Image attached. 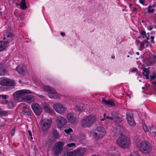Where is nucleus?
Instances as JSON below:
<instances>
[{
    "mask_svg": "<svg viewBox=\"0 0 156 156\" xmlns=\"http://www.w3.org/2000/svg\"><path fill=\"white\" fill-rule=\"evenodd\" d=\"M141 22H142V23H144V20H142L141 21Z\"/></svg>",
    "mask_w": 156,
    "mask_h": 156,
    "instance_id": "62",
    "label": "nucleus"
},
{
    "mask_svg": "<svg viewBox=\"0 0 156 156\" xmlns=\"http://www.w3.org/2000/svg\"><path fill=\"white\" fill-rule=\"evenodd\" d=\"M112 58H113V59H114L115 58V56L114 55H112Z\"/></svg>",
    "mask_w": 156,
    "mask_h": 156,
    "instance_id": "57",
    "label": "nucleus"
},
{
    "mask_svg": "<svg viewBox=\"0 0 156 156\" xmlns=\"http://www.w3.org/2000/svg\"><path fill=\"white\" fill-rule=\"evenodd\" d=\"M135 143L136 146L142 153L147 154L150 152L152 150L151 145L147 140H143L140 142V139L138 138Z\"/></svg>",
    "mask_w": 156,
    "mask_h": 156,
    "instance_id": "2",
    "label": "nucleus"
},
{
    "mask_svg": "<svg viewBox=\"0 0 156 156\" xmlns=\"http://www.w3.org/2000/svg\"><path fill=\"white\" fill-rule=\"evenodd\" d=\"M22 113L23 114H25L26 113V111H25V110L22 111Z\"/></svg>",
    "mask_w": 156,
    "mask_h": 156,
    "instance_id": "53",
    "label": "nucleus"
},
{
    "mask_svg": "<svg viewBox=\"0 0 156 156\" xmlns=\"http://www.w3.org/2000/svg\"><path fill=\"white\" fill-rule=\"evenodd\" d=\"M147 29L149 30H151L153 29V27L151 26H149L148 27Z\"/></svg>",
    "mask_w": 156,
    "mask_h": 156,
    "instance_id": "47",
    "label": "nucleus"
},
{
    "mask_svg": "<svg viewBox=\"0 0 156 156\" xmlns=\"http://www.w3.org/2000/svg\"><path fill=\"white\" fill-rule=\"evenodd\" d=\"M20 7L22 9L24 10L27 8V7L25 2V0H22L20 3Z\"/></svg>",
    "mask_w": 156,
    "mask_h": 156,
    "instance_id": "24",
    "label": "nucleus"
},
{
    "mask_svg": "<svg viewBox=\"0 0 156 156\" xmlns=\"http://www.w3.org/2000/svg\"><path fill=\"white\" fill-rule=\"evenodd\" d=\"M154 57L155 59H156V55H154Z\"/></svg>",
    "mask_w": 156,
    "mask_h": 156,
    "instance_id": "63",
    "label": "nucleus"
},
{
    "mask_svg": "<svg viewBox=\"0 0 156 156\" xmlns=\"http://www.w3.org/2000/svg\"><path fill=\"white\" fill-rule=\"evenodd\" d=\"M31 93L29 90L23 89L17 91L13 94L15 100L19 102H25L28 104H30L35 101V96L28 94Z\"/></svg>",
    "mask_w": 156,
    "mask_h": 156,
    "instance_id": "1",
    "label": "nucleus"
},
{
    "mask_svg": "<svg viewBox=\"0 0 156 156\" xmlns=\"http://www.w3.org/2000/svg\"><path fill=\"white\" fill-rule=\"evenodd\" d=\"M96 130L98 133L94 131L90 132V136L93 137L96 140L102 138L106 133L105 128L102 126H99L97 128Z\"/></svg>",
    "mask_w": 156,
    "mask_h": 156,
    "instance_id": "5",
    "label": "nucleus"
},
{
    "mask_svg": "<svg viewBox=\"0 0 156 156\" xmlns=\"http://www.w3.org/2000/svg\"><path fill=\"white\" fill-rule=\"evenodd\" d=\"M128 156H140L136 151H133L131 152Z\"/></svg>",
    "mask_w": 156,
    "mask_h": 156,
    "instance_id": "30",
    "label": "nucleus"
},
{
    "mask_svg": "<svg viewBox=\"0 0 156 156\" xmlns=\"http://www.w3.org/2000/svg\"><path fill=\"white\" fill-rule=\"evenodd\" d=\"M67 156H75L74 151L68 153Z\"/></svg>",
    "mask_w": 156,
    "mask_h": 156,
    "instance_id": "33",
    "label": "nucleus"
},
{
    "mask_svg": "<svg viewBox=\"0 0 156 156\" xmlns=\"http://www.w3.org/2000/svg\"><path fill=\"white\" fill-rule=\"evenodd\" d=\"M116 143L120 147L125 149L129 147L131 142L129 138L124 135H122L117 140Z\"/></svg>",
    "mask_w": 156,
    "mask_h": 156,
    "instance_id": "3",
    "label": "nucleus"
},
{
    "mask_svg": "<svg viewBox=\"0 0 156 156\" xmlns=\"http://www.w3.org/2000/svg\"><path fill=\"white\" fill-rule=\"evenodd\" d=\"M23 108L24 109H28V108L26 106H25V107H23Z\"/></svg>",
    "mask_w": 156,
    "mask_h": 156,
    "instance_id": "58",
    "label": "nucleus"
},
{
    "mask_svg": "<svg viewBox=\"0 0 156 156\" xmlns=\"http://www.w3.org/2000/svg\"><path fill=\"white\" fill-rule=\"evenodd\" d=\"M150 78L151 80H153L156 78V73L155 72L153 73L152 75L150 76Z\"/></svg>",
    "mask_w": 156,
    "mask_h": 156,
    "instance_id": "34",
    "label": "nucleus"
},
{
    "mask_svg": "<svg viewBox=\"0 0 156 156\" xmlns=\"http://www.w3.org/2000/svg\"><path fill=\"white\" fill-rule=\"evenodd\" d=\"M96 121L95 116L93 115H90L81 119L80 124L83 128L89 127L91 126Z\"/></svg>",
    "mask_w": 156,
    "mask_h": 156,
    "instance_id": "4",
    "label": "nucleus"
},
{
    "mask_svg": "<svg viewBox=\"0 0 156 156\" xmlns=\"http://www.w3.org/2000/svg\"><path fill=\"white\" fill-rule=\"evenodd\" d=\"M152 16L156 20V13L153 14Z\"/></svg>",
    "mask_w": 156,
    "mask_h": 156,
    "instance_id": "49",
    "label": "nucleus"
},
{
    "mask_svg": "<svg viewBox=\"0 0 156 156\" xmlns=\"http://www.w3.org/2000/svg\"><path fill=\"white\" fill-rule=\"evenodd\" d=\"M146 37L147 40H149L150 39V35L149 33H147V35H146Z\"/></svg>",
    "mask_w": 156,
    "mask_h": 156,
    "instance_id": "44",
    "label": "nucleus"
},
{
    "mask_svg": "<svg viewBox=\"0 0 156 156\" xmlns=\"http://www.w3.org/2000/svg\"><path fill=\"white\" fill-rule=\"evenodd\" d=\"M150 67L147 68H144L142 72L144 76H145L147 79H148L149 78V75L150 73V71L149 70Z\"/></svg>",
    "mask_w": 156,
    "mask_h": 156,
    "instance_id": "19",
    "label": "nucleus"
},
{
    "mask_svg": "<svg viewBox=\"0 0 156 156\" xmlns=\"http://www.w3.org/2000/svg\"><path fill=\"white\" fill-rule=\"evenodd\" d=\"M2 15V12L0 11V17Z\"/></svg>",
    "mask_w": 156,
    "mask_h": 156,
    "instance_id": "55",
    "label": "nucleus"
},
{
    "mask_svg": "<svg viewBox=\"0 0 156 156\" xmlns=\"http://www.w3.org/2000/svg\"><path fill=\"white\" fill-rule=\"evenodd\" d=\"M13 36V34L11 33H8L6 34V37L8 38H11Z\"/></svg>",
    "mask_w": 156,
    "mask_h": 156,
    "instance_id": "36",
    "label": "nucleus"
},
{
    "mask_svg": "<svg viewBox=\"0 0 156 156\" xmlns=\"http://www.w3.org/2000/svg\"><path fill=\"white\" fill-rule=\"evenodd\" d=\"M136 54L137 55H139L140 53L139 52H136Z\"/></svg>",
    "mask_w": 156,
    "mask_h": 156,
    "instance_id": "59",
    "label": "nucleus"
},
{
    "mask_svg": "<svg viewBox=\"0 0 156 156\" xmlns=\"http://www.w3.org/2000/svg\"><path fill=\"white\" fill-rule=\"evenodd\" d=\"M132 3H129V6L130 7V8L131 9H132L131 7L132 6Z\"/></svg>",
    "mask_w": 156,
    "mask_h": 156,
    "instance_id": "52",
    "label": "nucleus"
},
{
    "mask_svg": "<svg viewBox=\"0 0 156 156\" xmlns=\"http://www.w3.org/2000/svg\"><path fill=\"white\" fill-rule=\"evenodd\" d=\"M152 62L150 63L148 65V66H152Z\"/></svg>",
    "mask_w": 156,
    "mask_h": 156,
    "instance_id": "54",
    "label": "nucleus"
},
{
    "mask_svg": "<svg viewBox=\"0 0 156 156\" xmlns=\"http://www.w3.org/2000/svg\"><path fill=\"white\" fill-rule=\"evenodd\" d=\"M60 34L63 37L65 36V33H64L61 32Z\"/></svg>",
    "mask_w": 156,
    "mask_h": 156,
    "instance_id": "50",
    "label": "nucleus"
},
{
    "mask_svg": "<svg viewBox=\"0 0 156 156\" xmlns=\"http://www.w3.org/2000/svg\"><path fill=\"white\" fill-rule=\"evenodd\" d=\"M19 82L20 83H22L21 81L20 80H19Z\"/></svg>",
    "mask_w": 156,
    "mask_h": 156,
    "instance_id": "61",
    "label": "nucleus"
},
{
    "mask_svg": "<svg viewBox=\"0 0 156 156\" xmlns=\"http://www.w3.org/2000/svg\"><path fill=\"white\" fill-rule=\"evenodd\" d=\"M65 132L66 133H69L73 131L72 129L70 128L68 129H66L64 130Z\"/></svg>",
    "mask_w": 156,
    "mask_h": 156,
    "instance_id": "35",
    "label": "nucleus"
},
{
    "mask_svg": "<svg viewBox=\"0 0 156 156\" xmlns=\"http://www.w3.org/2000/svg\"><path fill=\"white\" fill-rule=\"evenodd\" d=\"M16 69L19 73L24 74L25 73V70L23 68V66L22 65H18L16 67Z\"/></svg>",
    "mask_w": 156,
    "mask_h": 156,
    "instance_id": "17",
    "label": "nucleus"
},
{
    "mask_svg": "<svg viewBox=\"0 0 156 156\" xmlns=\"http://www.w3.org/2000/svg\"><path fill=\"white\" fill-rule=\"evenodd\" d=\"M52 135L55 139H56L58 137L59 134L56 130H54L52 132Z\"/></svg>",
    "mask_w": 156,
    "mask_h": 156,
    "instance_id": "28",
    "label": "nucleus"
},
{
    "mask_svg": "<svg viewBox=\"0 0 156 156\" xmlns=\"http://www.w3.org/2000/svg\"><path fill=\"white\" fill-rule=\"evenodd\" d=\"M55 110L58 113L62 114L65 113L67 108L64 105L60 103H56L53 106Z\"/></svg>",
    "mask_w": 156,
    "mask_h": 156,
    "instance_id": "8",
    "label": "nucleus"
},
{
    "mask_svg": "<svg viewBox=\"0 0 156 156\" xmlns=\"http://www.w3.org/2000/svg\"><path fill=\"white\" fill-rule=\"evenodd\" d=\"M43 108L44 110L48 113H52L54 112L53 110L51 109L48 105H44Z\"/></svg>",
    "mask_w": 156,
    "mask_h": 156,
    "instance_id": "25",
    "label": "nucleus"
},
{
    "mask_svg": "<svg viewBox=\"0 0 156 156\" xmlns=\"http://www.w3.org/2000/svg\"><path fill=\"white\" fill-rule=\"evenodd\" d=\"M67 118L69 122L71 123L74 124L78 122V119L72 113H69L67 115Z\"/></svg>",
    "mask_w": 156,
    "mask_h": 156,
    "instance_id": "13",
    "label": "nucleus"
},
{
    "mask_svg": "<svg viewBox=\"0 0 156 156\" xmlns=\"http://www.w3.org/2000/svg\"><path fill=\"white\" fill-rule=\"evenodd\" d=\"M103 116H104V118L101 119V121H103L105 120L106 118L109 119L111 120H113V118L112 117H109V116H106V114L105 113H104V114Z\"/></svg>",
    "mask_w": 156,
    "mask_h": 156,
    "instance_id": "31",
    "label": "nucleus"
},
{
    "mask_svg": "<svg viewBox=\"0 0 156 156\" xmlns=\"http://www.w3.org/2000/svg\"><path fill=\"white\" fill-rule=\"evenodd\" d=\"M28 133L29 136L30 137V139L31 140H32L33 138L32 137V134L30 130H29L28 131Z\"/></svg>",
    "mask_w": 156,
    "mask_h": 156,
    "instance_id": "39",
    "label": "nucleus"
},
{
    "mask_svg": "<svg viewBox=\"0 0 156 156\" xmlns=\"http://www.w3.org/2000/svg\"><path fill=\"white\" fill-rule=\"evenodd\" d=\"M126 118L128 124L131 126H135V122L132 113L127 112L126 114Z\"/></svg>",
    "mask_w": 156,
    "mask_h": 156,
    "instance_id": "12",
    "label": "nucleus"
},
{
    "mask_svg": "<svg viewBox=\"0 0 156 156\" xmlns=\"http://www.w3.org/2000/svg\"><path fill=\"white\" fill-rule=\"evenodd\" d=\"M8 43L5 41H0V51H3L5 48Z\"/></svg>",
    "mask_w": 156,
    "mask_h": 156,
    "instance_id": "21",
    "label": "nucleus"
},
{
    "mask_svg": "<svg viewBox=\"0 0 156 156\" xmlns=\"http://www.w3.org/2000/svg\"><path fill=\"white\" fill-rule=\"evenodd\" d=\"M154 37L153 36H151V42L153 43H154L155 42L154 41Z\"/></svg>",
    "mask_w": 156,
    "mask_h": 156,
    "instance_id": "41",
    "label": "nucleus"
},
{
    "mask_svg": "<svg viewBox=\"0 0 156 156\" xmlns=\"http://www.w3.org/2000/svg\"><path fill=\"white\" fill-rule=\"evenodd\" d=\"M31 107L36 115H39L41 113L42 109L38 104L34 103L32 104Z\"/></svg>",
    "mask_w": 156,
    "mask_h": 156,
    "instance_id": "10",
    "label": "nucleus"
},
{
    "mask_svg": "<svg viewBox=\"0 0 156 156\" xmlns=\"http://www.w3.org/2000/svg\"><path fill=\"white\" fill-rule=\"evenodd\" d=\"M8 86H10L11 87H14L16 85V83L15 81L14 80H11L9 79L8 81Z\"/></svg>",
    "mask_w": 156,
    "mask_h": 156,
    "instance_id": "26",
    "label": "nucleus"
},
{
    "mask_svg": "<svg viewBox=\"0 0 156 156\" xmlns=\"http://www.w3.org/2000/svg\"><path fill=\"white\" fill-rule=\"evenodd\" d=\"M7 67L4 65L0 64V76L5 75L7 73Z\"/></svg>",
    "mask_w": 156,
    "mask_h": 156,
    "instance_id": "15",
    "label": "nucleus"
},
{
    "mask_svg": "<svg viewBox=\"0 0 156 156\" xmlns=\"http://www.w3.org/2000/svg\"><path fill=\"white\" fill-rule=\"evenodd\" d=\"M136 10H136V8H133V11H136Z\"/></svg>",
    "mask_w": 156,
    "mask_h": 156,
    "instance_id": "56",
    "label": "nucleus"
},
{
    "mask_svg": "<svg viewBox=\"0 0 156 156\" xmlns=\"http://www.w3.org/2000/svg\"><path fill=\"white\" fill-rule=\"evenodd\" d=\"M139 2L141 4L144 5L145 1L144 0H139Z\"/></svg>",
    "mask_w": 156,
    "mask_h": 156,
    "instance_id": "46",
    "label": "nucleus"
},
{
    "mask_svg": "<svg viewBox=\"0 0 156 156\" xmlns=\"http://www.w3.org/2000/svg\"><path fill=\"white\" fill-rule=\"evenodd\" d=\"M143 127L145 132H147L148 131V129L145 125H143Z\"/></svg>",
    "mask_w": 156,
    "mask_h": 156,
    "instance_id": "38",
    "label": "nucleus"
},
{
    "mask_svg": "<svg viewBox=\"0 0 156 156\" xmlns=\"http://www.w3.org/2000/svg\"><path fill=\"white\" fill-rule=\"evenodd\" d=\"M15 129H13L11 132V135L12 136H13L15 134Z\"/></svg>",
    "mask_w": 156,
    "mask_h": 156,
    "instance_id": "42",
    "label": "nucleus"
},
{
    "mask_svg": "<svg viewBox=\"0 0 156 156\" xmlns=\"http://www.w3.org/2000/svg\"><path fill=\"white\" fill-rule=\"evenodd\" d=\"M26 112L28 115H30L31 114L29 110H26Z\"/></svg>",
    "mask_w": 156,
    "mask_h": 156,
    "instance_id": "45",
    "label": "nucleus"
},
{
    "mask_svg": "<svg viewBox=\"0 0 156 156\" xmlns=\"http://www.w3.org/2000/svg\"><path fill=\"white\" fill-rule=\"evenodd\" d=\"M43 89L45 91L49 92L50 94L48 95V97L51 98L57 99L60 98V95L56 93L55 90L53 88L50 86L45 85L43 87Z\"/></svg>",
    "mask_w": 156,
    "mask_h": 156,
    "instance_id": "7",
    "label": "nucleus"
},
{
    "mask_svg": "<svg viewBox=\"0 0 156 156\" xmlns=\"http://www.w3.org/2000/svg\"><path fill=\"white\" fill-rule=\"evenodd\" d=\"M13 101H6V103L5 104L7 105V107L9 108H11L13 106Z\"/></svg>",
    "mask_w": 156,
    "mask_h": 156,
    "instance_id": "27",
    "label": "nucleus"
},
{
    "mask_svg": "<svg viewBox=\"0 0 156 156\" xmlns=\"http://www.w3.org/2000/svg\"><path fill=\"white\" fill-rule=\"evenodd\" d=\"M140 33L142 35H145L146 34L145 31L143 29H141Z\"/></svg>",
    "mask_w": 156,
    "mask_h": 156,
    "instance_id": "40",
    "label": "nucleus"
},
{
    "mask_svg": "<svg viewBox=\"0 0 156 156\" xmlns=\"http://www.w3.org/2000/svg\"><path fill=\"white\" fill-rule=\"evenodd\" d=\"M77 107H78V110L79 111H81L82 110H83V108L82 107H79V108L78 107H79V106H77Z\"/></svg>",
    "mask_w": 156,
    "mask_h": 156,
    "instance_id": "48",
    "label": "nucleus"
},
{
    "mask_svg": "<svg viewBox=\"0 0 156 156\" xmlns=\"http://www.w3.org/2000/svg\"><path fill=\"white\" fill-rule=\"evenodd\" d=\"M115 131L117 133L120 135V136H121L122 135H124L123 133L124 131V128L122 126H118L115 129Z\"/></svg>",
    "mask_w": 156,
    "mask_h": 156,
    "instance_id": "20",
    "label": "nucleus"
},
{
    "mask_svg": "<svg viewBox=\"0 0 156 156\" xmlns=\"http://www.w3.org/2000/svg\"><path fill=\"white\" fill-rule=\"evenodd\" d=\"M71 142V141H73V142H76V140L74 139V138L73 137H71L69 140Z\"/></svg>",
    "mask_w": 156,
    "mask_h": 156,
    "instance_id": "43",
    "label": "nucleus"
},
{
    "mask_svg": "<svg viewBox=\"0 0 156 156\" xmlns=\"http://www.w3.org/2000/svg\"><path fill=\"white\" fill-rule=\"evenodd\" d=\"M153 84L156 85V81L154 82Z\"/></svg>",
    "mask_w": 156,
    "mask_h": 156,
    "instance_id": "60",
    "label": "nucleus"
},
{
    "mask_svg": "<svg viewBox=\"0 0 156 156\" xmlns=\"http://www.w3.org/2000/svg\"><path fill=\"white\" fill-rule=\"evenodd\" d=\"M102 101L105 105H107L109 106H112L115 105V103L112 100H107L105 99L104 98H102Z\"/></svg>",
    "mask_w": 156,
    "mask_h": 156,
    "instance_id": "16",
    "label": "nucleus"
},
{
    "mask_svg": "<svg viewBox=\"0 0 156 156\" xmlns=\"http://www.w3.org/2000/svg\"><path fill=\"white\" fill-rule=\"evenodd\" d=\"M51 120L46 119H43L41 123L42 130L44 131L47 130L51 126Z\"/></svg>",
    "mask_w": 156,
    "mask_h": 156,
    "instance_id": "9",
    "label": "nucleus"
},
{
    "mask_svg": "<svg viewBox=\"0 0 156 156\" xmlns=\"http://www.w3.org/2000/svg\"><path fill=\"white\" fill-rule=\"evenodd\" d=\"M137 70V69L136 68H133V72H135Z\"/></svg>",
    "mask_w": 156,
    "mask_h": 156,
    "instance_id": "51",
    "label": "nucleus"
},
{
    "mask_svg": "<svg viewBox=\"0 0 156 156\" xmlns=\"http://www.w3.org/2000/svg\"><path fill=\"white\" fill-rule=\"evenodd\" d=\"M9 114L8 111H5L0 109V115L3 116H6Z\"/></svg>",
    "mask_w": 156,
    "mask_h": 156,
    "instance_id": "29",
    "label": "nucleus"
},
{
    "mask_svg": "<svg viewBox=\"0 0 156 156\" xmlns=\"http://www.w3.org/2000/svg\"><path fill=\"white\" fill-rule=\"evenodd\" d=\"M64 143L61 141H58L53 147L52 151L54 156H58L61 153L63 149Z\"/></svg>",
    "mask_w": 156,
    "mask_h": 156,
    "instance_id": "6",
    "label": "nucleus"
},
{
    "mask_svg": "<svg viewBox=\"0 0 156 156\" xmlns=\"http://www.w3.org/2000/svg\"><path fill=\"white\" fill-rule=\"evenodd\" d=\"M75 156H83L86 150L84 148L78 149L74 151Z\"/></svg>",
    "mask_w": 156,
    "mask_h": 156,
    "instance_id": "14",
    "label": "nucleus"
},
{
    "mask_svg": "<svg viewBox=\"0 0 156 156\" xmlns=\"http://www.w3.org/2000/svg\"><path fill=\"white\" fill-rule=\"evenodd\" d=\"M9 80V78L2 77L0 78V84L4 86H8V81Z\"/></svg>",
    "mask_w": 156,
    "mask_h": 156,
    "instance_id": "18",
    "label": "nucleus"
},
{
    "mask_svg": "<svg viewBox=\"0 0 156 156\" xmlns=\"http://www.w3.org/2000/svg\"><path fill=\"white\" fill-rule=\"evenodd\" d=\"M7 97V95H0V103L2 104H5L6 103Z\"/></svg>",
    "mask_w": 156,
    "mask_h": 156,
    "instance_id": "22",
    "label": "nucleus"
},
{
    "mask_svg": "<svg viewBox=\"0 0 156 156\" xmlns=\"http://www.w3.org/2000/svg\"><path fill=\"white\" fill-rule=\"evenodd\" d=\"M56 122L58 127L60 128H61L67 123V121L63 117L59 116L57 118Z\"/></svg>",
    "mask_w": 156,
    "mask_h": 156,
    "instance_id": "11",
    "label": "nucleus"
},
{
    "mask_svg": "<svg viewBox=\"0 0 156 156\" xmlns=\"http://www.w3.org/2000/svg\"><path fill=\"white\" fill-rule=\"evenodd\" d=\"M145 44V42L144 41H143L141 42L140 45V48L142 49L144 47Z\"/></svg>",
    "mask_w": 156,
    "mask_h": 156,
    "instance_id": "37",
    "label": "nucleus"
},
{
    "mask_svg": "<svg viewBox=\"0 0 156 156\" xmlns=\"http://www.w3.org/2000/svg\"><path fill=\"white\" fill-rule=\"evenodd\" d=\"M154 7L155 6L154 5H149L148 6V8H147V13H151L154 12L155 10L154 9Z\"/></svg>",
    "mask_w": 156,
    "mask_h": 156,
    "instance_id": "23",
    "label": "nucleus"
},
{
    "mask_svg": "<svg viewBox=\"0 0 156 156\" xmlns=\"http://www.w3.org/2000/svg\"><path fill=\"white\" fill-rule=\"evenodd\" d=\"M66 146L68 147H76V144L74 143H70L67 144Z\"/></svg>",
    "mask_w": 156,
    "mask_h": 156,
    "instance_id": "32",
    "label": "nucleus"
},
{
    "mask_svg": "<svg viewBox=\"0 0 156 156\" xmlns=\"http://www.w3.org/2000/svg\"><path fill=\"white\" fill-rule=\"evenodd\" d=\"M141 37V36H139L138 37V38H140Z\"/></svg>",
    "mask_w": 156,
    "mask_h": 156,
    "instance_id": "64",
    "label": "nucleus"
}]
</instances>
